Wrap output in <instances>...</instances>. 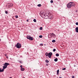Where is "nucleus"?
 I'll return each mask as SVG.
<instances>
[{
  "instance_id": "nucleus-1",
  "label": "nucleus",
  "mask_w": 78,
  "mask_h": 78,
  "mask_svg": "<svg viewBox=\"0 0 78 78\" xmlns=\"http://www.w3.org/2000/svg\"><path fill=\"white\" fill-rule=\"evenodd\" d=\"M48 15H47V13H45V14H43L42 13L41 14V16L42 17L44 18V19H53V15L50 12H48Z\"/></svg>"
},
{
  "instance_id": "nucleus-2",
  "label": "nucleus",
  "mask_w": 78,
  "mask_h": 78,
  "mask_svg": "<svg viewBox=\"0 0 78 78\" xmlns=\"http://www.w3.org/2000/svg\"><path fill=\"white\" fill-rule=\"evenodd\" d=\"M21 46V44L19 43H18L16 44V47H17L18 48H20Z\"/></svg>"
},
{
  "instance_id": "nucleus-3",
  "label": "nucleus",
  "mask_w": 78,
  "mask_h": 78,
  "mask_svg": "<svg viewBox=\"0 0 78 78\" xmlns=\"http://www.w3.org/2000/svg\"><path fill=\"white\" fill-rule=\"evenodd\" d=\"M27 38L28 39H29L30 41H33V37H31L30 36H28L27 37Z\"/></svg>"
},
{
  "instance_id": "nucleus-4",
  "label": "nucleus",
  "mask_w": 78,
  "mask_h": 78,
  "mask_svg": "<svg viewBox=\"0 0 78 78\" xmlns=\"http://www.w3.org/2000/svg\"><path fill=\"white\" fill-rule=\"evenodd\" d=\"M53 55V53H52V52H49L48 53V57L49 58H51V56H52V55Z\"/></svg>"
},
{
  "instance_id": "nucleus-5",
  "label": "nucleus",
  "mask_w": 78,
  "mask_h": 78,
  "mask_svg": "<svg viewBox=\"0 0 78 78\" xmlns=\"http://www.w3.org/2000/svg\"><path fill=\"white\" fill-rule=\"evenodd\" d=\"M67 7L68 8H71V7H72V5L70 2L67 5Z\"/></svg>"
},
{
  "instance_id": "nucleus-6",
  "label": "nucleus",
  "mask_w": 78,
  "mask_h": 78,
  "mask_svg": "<svg viewBox=\"0 0 78 78\" xmlns=\"http://www.w3.org/2000/svg\"><path fill=\"white\" fill-rule=\"evenodd\" d=\"M70 3H71V6H75V4L73 2H71Z\"/></svg>"
},
{
  "instance_id": "nucleus-7",
  "label": "nucleus",
  "mask_w": 78,
  "mask_h": 78,
  "mask_svg": "<svg viewBox=\"0 0 78 78\" xmlns=\"http://www.w3.org/2000/svg\"><path fill=\"white\" fill-rule=\"evenodd\" d=\"M48 37L49 38H51L52 37V34L50 33L48 35Z\"/></svg>"
},
{
  "instance_id": "nucleus-8",
  "label": "nucleus",
  "mask_w": 78,
  "mask_h": 78,
  "mask_svg": "<svg viewBox=\"0 0 78 78\" xmlns=\"http://www.w3.org/2000/svg\"><path fill=\"white\" fill-rule=\"evenodd\" d=\"M8 65H9V63L7 62L5 63L4 64V66H5L7 67L8 66Z\"/></svg>"
},
{
  "instance_id": "nucleus-9",
  "label": "nucleus",
  "mask_w": 78,
  "mask_h": 78,
  "mask_svg": "<svg viewBox=\"0 0 78 78\" xmlns=\"http://www.w3.org/2000/svg\"><path fill=\"white\" fill-rule=\"evenodd\" d=\"M75 31L76 33H78V27H76L75 28Z\"/></svg>"
},
{
  "instance_id": "nucleus-10",
  "label": "nucleus",
  "mask_w": 78,
  "mask_h": 78,
  "mask_svg": "<svg viewBox=\"0 0 78 78\" xmlns=\"http://www.w3.org/2000/svg\"><path fill=\"white\" fill-rule=\"evenodd\" d=\"M7 67L6 66H3V68L2 69V70H3V72L4 71V69H5Z\"/></svg>"
},
{
  "instance_id": "nucleus-11",
  "label": "nucleus",
  "mask_w": 78,
  "mask_h": 78,
  "mask_svg": "<svg viewBox=\"0 0 78 78\" xmlns=\"http://www.w3.org/2000/svg\"><path fill=\"white\" fill-rule=\"evenodd\" d=\"M52 36H53V37H56V35H55V34L53 33L52 34Z\"/></svg>"
},
{
  "instance_id": "nucleus-12",
  "label": "nucleus",
  "mask_w": 78,
  "mask_h": 78,
  "mask_svg": "<svg viewBox=\"0 0 78 78\" xmlns=\"http://www.w3.org/2000/svg\"><path fill=\"white\" fill-rule=\"evenodd\" d=\"M9 7H10V6H13V4L12 3H10L9 5Z\"/></svg>"
},
{
  "instance_id": "nucleus-13",
  "label": "nucleus",
  "mask_w": 78,
  "mask_h": 78,
  "mask_svg": "<svg viewBox=\"0 0 78 78\" xmlns=\"http://www.w3.org/2000/svg\"><path fill=\"white\" fill-rule=\"evenodd\" d=\"M21 71H24V70H25V69L23 68H21Z\"/></svg>"
},
{
  "instance_id": "nucleus-14",
  "label": "nucleus",
  "mask_w": 78,
  "mask_h": 78,
  "mask_svg": "<svg viewBox=\"0 0 78 78\" xmlns=\"http://www.w3.org/2000/svg\"><path fill=\"white\" fill-rule=\"evenodd\" d=\"M58 59L57 58H56L55 59H54V61L55 62H57L58 61Z\"/></svg>"
},
{
  "instance_id": "nucleus-15",
  "label": "nucleus",
  "mask_w": 78,
  "mask_h": 78,
  "mask_svg": "<svg viewBox=\"0 0 78 78\" xmlns=\"http://www.w3.org/2000/svg\"><path fill=\"white\" fill-rule=\"evenodd\" d=\"M45 55L46 56H48V54L47 52L45 53Z\"/></svg>"
},
{
  "instance_id": "nucleus-16",
  "label": "nucleus",
  "mask_w": 78,
  "mask_h": 78,
  "mask_svg": "<svg viewBox=\"0 0 78 78\" xmlns=\"http://www.w3.org/2000/svg\"><path fill=\"white\" fill-rule=\"evenodd\" d=\"M59 69H58L57 71V75H59Z\"/></svg>"
},
{
  "instance_id": "nucleus-17",
  "label": "nucleus",
  "mask_w": 78,
  "mask_h": 78,
  "mask_svg": "<svg viewBox=\"0 0 78 78\" xmlns=\"http://www.w3.org/2000/svg\"><path fill=\"white\" fill-rule=\"evenodd\" d=\"M3 69H1V68H0V72H3Z\"/></svg>"
},
{
  "instance_id": "nucleus-18",
  "label": "nucleus",
  "mask_w": 78,
  "mask_h": 78,
  "mask_svg": "<svg viewBox=\"0 0 78 78\" xmlns=\"http://www.w3.org/2000/svg\"><path fill=\"white\" fill-rule=\"evenodd\" d=\"M41 6V4H39L37 5V6H38L39 7H40Z\"/></svg>"
},
{
  "instance_id": "nucleus-19",
  "label": "nucleus",
  "mask_w": 78,
  "mask_h": 78,
  "mask_svg": "<svg viewBox=\"0 0 78 78\" xmlns=\"http://www.w3.org/2000/svg\"><path fill=\"white\" fill-rule=\"evenodd\" d=\"M45 62H47V63H48V62H49V61L48 60H45Z\"/></svg>"
},
{
  "instance_id": "nucleus-20",
  "label": "nucleus",
  "mask_w": 78,
  "mask_h": 78,
  "mask_svg": "<svg viewBox=\"0 0 78 78\" xmlns=\"http://www.w3.org/2000/svg\"><path fill=\"white\" fill-rule=\"evenodd\" d=\"M56 56H59V54L57 53L56 54Z\"/></svg>"
},
{
  "instance_id": "nucleus-21",
  "label": "nucleus",
  "mask_w": 78,
  "mask_h": 78,
  "mask_svg": "<svg viewBox=\"0 0 78 78\" xmlns=\"http://www.w3.org/2000/svg\"><path fill=\"white\" fill-rule=\"evenodd\" d=\"M52 41V42H56V41H55V40H53Z\"/></svg>"
},
{
  "instance_id": "nucleus-22",
  "label": "nucleus",
  "mask_w": 78,
  "mask_h": 78,
  "mask_svg": "<svg viewBox=\"0 0 78 78\" xmlns=\"http://www.w3.org/2000/svg\"><path fill=\"white\" fill-rule=\"evenodd\" d=\"M34 22H36V19H34Z\"/></svg>"
},
{
  "instance_id": "nucleus-23",
  "label": "nucleus",
  "mask_w": 78,
  "mask_h": 78,
  "mask_svg": "<svg viewBox=\"0 0 78 78\" xmlns=\"http://www.w3.org/2000/svg\"><path fill=\"white\" fill-rule=\"evenodd\" d=\"M40 30H42V27H40Z\"/></svg>"
},
{
  "instance_id": "nucleus-24",
  "label": "nucleus",
  "mask_w": 78,
  "mask_h": 78,
  "mask_svg": "<svg viewBox=\"0 0 78 78\" xmlns=\"http://www.w3.org/2000/svg\"><path fill=\"white\" fill-rule=\"evenodd\" d=\"M50 2L51 3H53V1L51 0Z\"/></svg>"
},
{
  "instance_id": "nucleus-25",
  "label": "nucleus",
  "mask_w": 78,
  "mask_h": 78,
  "mask_svg": "<svg viewBox=\"0 0 78 78\" xmlns=\"http://www.w3.org/2000/svg\"><path fill=\"white\" fill-rule=\"evenodd\" d=\"M39 37L40 38H42V35H40L39 36Z\"/></svg>"
},
{
  "instance_id": "nucleus-26",
  "label": "nucleus",
  "mask_w": 78,
  "mask_h": 78,
  "mask_svg": "<svg viewBox=\"0 0 78 78\" xmlns=\"http://www.w3.org/2000/svg\"><path fill=\"white\" fill-rule=\"evenodd\" d=\"M55 51H56V49H54L53 50V51L55 52Z\"/></svg>"
},
{
  "instance_id": "nucleus-27",
  "label": "nucleus",
  "mask_w": 78,
  "mask_h": 78,
  "mask_svg": "<svg viewBox=\"0 0 78 78\" xmlns=\"http://www.w3.org/2000/svg\"><path fill=\"white\" fill-rule=\"evenodd\" d=\"M5 14H8V11H5Z\"/></svg>"
},
{
  "instance_id": "nucleus-28",
  "label": "nucleus",
  "mask_w": 78,
  "mask_h": 78,
  "mask_svg": "<svg viewBox=\"0 0 78 78\" xmlns=\"http://www.w3.org/2000/svg\"><path fill=\"white\" fill-rule=\"evenodd\" d=\"M15 17L16 18H18V16H17V15H16V16H15Z\"/></svg>"
},
{
  "instance_id": "nucleus-29",
  "label": "nucleus",
  "mask_w": 78,
  "mask_h": 78,
  "mask_svg": "<svg viewBox=\"0 0 78 78\" xmlns=\"http://www.w3.org/2000/svg\"><path fill=\"white\" fill-rule=\"evenodd\" d=\"M76 25H78V22L76 23Z\"/></svg>"
},
{
  "instance_id": "nucleus-30",
  "label": "nucleus",
  "mask_w": 78,
  "mask_h": 78,
  "mask_svg": "<svg viewBox=\"0 0 78 78\" xmlns=\"http://www.w3.org/2000/svg\"><path fill=\"white\" fill-rule=\"evenodd\" d=\"M62 70H66V68H63L62 69Z\"/></svg>"
},
{
  "instance_id": "nucleus-31",
  "label": "nucleus",
  "mask_w": 78,
  "mask_h": 78,
  "mask_svg": "<svg viewBox=\"0 0 78 78\" xmlns=\"http://www.w3.org/2000/svg\"><path fill=\"white\" fill-rule=\"evenodd\" d=\"M40 45H41V46H43V44H40Z\"/></svg>"
},
{
  "instance_id": "nucleus-32",
  "label": "nucleus",
  "mask_w": 78,
  "mask_h": 78,
  "mask_svg": "<svg viewBox=\"0 0 78 78\" xmlns=\"http://www.w3.org/2000/svg\"><path fill=\"white\" fill-rule=\"evenodd\" d=\"M75 78V76H72V78Z\"/></svg>"
},
{
  "instance_id": "nucleus-33",
  "label": "nucleus",
  "mask_w": 78,
  "mask_h": 78,
  "mask_svg": "<svg viewBox=\"0 0 78 78\" xmlns=\"http://www.w3.org/2000/svg\"><path fill=\"white\" fill-rule=\"evenodd\" d=\"M22 65H21L20 66V67H21V68H22Z\"/></svg>"
},
{
  "instance_id": "nucleus-34",
  "label": "nucleus",
  "mask_w": 78,
  "mask_h": 78,
  "mask_svg": "<svg viewBox=\"0 0 78 78\" xmlns=\"http://www.w3.org/2000/svg\"><path fill=\"white\" fill-rule=\"evenodd\" d=\"M5 56H7V54H5Z\"/></svg>"
},
{
  "instance_id": "nucleus-35",
  "label": "nucleus",
  "mask_w": 78,
  "mask_h": 78,
  "mask_svg": "<svg viewBox=\"0 0 78 78\" xmlns=\"http://www.w3.org/2000/svg\"><path fill=\"white\" fill-rule=\"evenodd\" d=\"M6 58H7V59H8V56H6Z\"/></svg>"
},
{
  "instance_id": "nucleus-36",
  "label": "nucleus",
  "mask_w": 78,
  "mask_h": 78,
  "mask_svg": "<svg viewBox=\"0 0 78 78\" xmlns=\"http://www.w3.org/2000/svg\"><path fill=\"white\" fill-rule=\"evenodd\" d=\"M29 21V20L28 19H27V22H28Z\"/></svg>"
},
{
  "instance_id": "nucleus-37",
  "label": "nucleus",
  "mask_w": 78,
  "mask_h": 78,
  "mask_svg": "<svg viewBox=\"0 0 78 78\" xmlns=\"http://www.w3.org/2000/svg\"><path fill=\"white\" fill-rule=\"evenodd\" d=\"M58 31H59V30L58 29Z\"/></svg>"
},
{
  "instance_id": "nucleus-38",
  "label": "nucleus",
  "mask_w": 78,
  "mask_h": 78,
  "mask_svg": "<svg viewBox=\"0 0 78 78\" xmlns=\"http://www.w3.org/2000/svg\"><path fill=\"white\" fill-rule=\"evenodd\" d=\"M1 39H0V41H1Z\"/></svg>"
},
{
  "instance_id": "nucleus-39",
  "label": "nucleus",
  "mask_w": 78,
  "mask_h": 78,
  "mask_svg": "<svg viewBox=\"0 0 78 78\" xmlns=\"http://www.w3.org/2000/svg\"><path fill=\"white\" fill-rule=\"evenodd\" d=\"M20 63H21V62H20Z\"/></svg>"
},
{
  "instance_id": "nucleus-40",
  "label": "nucleus",
  "mask_w": 78,
  "mask_h": 78,
  "mask_svg": "<svg viewBox=\"0 0 78 78\" xmlns=\"http://www.w3.org/2000/svg\"><path fill=\"white\" fill-rule=\"evenodd\" d=\"M9 78H12V77H10Z\"/></svg>"
}]
</instances>
